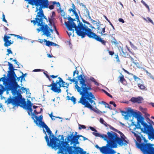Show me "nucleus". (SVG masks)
<instances>
[{
    "instance_id": "1",
    "label": "nucleus",
    "mask_w": 154,
    "mask_h": 154,
    "mask_svg": "<svg viewBox=\"0 0 154 154\" xmlns=\"http://www.w3.org/2000/svg\"><path fill=\"white\" fill-rule=\"evenodd\" d=\"M76 78L79 80L80 86L78 85V81L76 79L75 77H73L72 79L71 77H69L67 80L71 82L70 84H72V82H75V88L81 95L78 103H81L85 107L92 109L93 108L90 103L95 105V103L94 100H95V99L94 94L90 92L93 90L92 85L90 83L86 81L85 76L83 75L82 74L77 76Z\"/></svg>"
},
{
    "instance_id": "2",
    "label": "nucleus",
    "mask_w": 154,
    "mask_h": 154,
    "mask_svg": "<svg viewBox=\"0 0 154 154\" xmlns=\"http://www.w3.org/2000/svg\"><path fill=\"white\" fill-rule=\"evenodd\" d=\"M74 14L75 16L76 19L77 20V21L79 22V23L77 26H76L74 22V21L75 20V19H73L70 17H69L68 18L69 21L67 22H66L65 23L69 31L73 32L74 29L72 28H75L77 34L81 36L82 38H84L87 35L89 38L100 42L104 45H106V42L105 40H103L100 36L97 35L96 33L92 32L90 29L85 25H84L82 22L80 21L79 17L77 12Z\"/></svg>"
},
{
    "instance_id": "3",
    "label": "nucleus",
    "mask_w": 154,
    "mask_h": 154,
    "mask_svg": "<svg viewBox=\"0 0 154 154\" xmlns=\"http://www.w3.org/2000/svg\"><path fill=\"white\" fill-rule=\"evenodd\" d=\"M136 137L137 147L140 149L143 154H154V145L148 143V141L142 135V137L134 133Z\"/></svg>"
},
{
    "instance_id": "4",
    "label": "nucleus",
    "mask_w": 154,
    "mask_h": 154,
    "mask_svg": "<svg viewBox=\"0 0 154 154\" xmlns=\"http://www.w3.org/2000/svg\"><path fill=\"white\" fill-rule=\"evenodd\" d=\"M117 132L120 134L121 138L117 133L112 131L111 132L108 131L107 133L108 135L109 146L111 148H116L117 144L122 146L123 145H127L128 143V141L125 140L126 137L122 132L118 131Z\"/></svg>"
},
{
    "instance_id": "5",
    "label": "nucleus",
    "mask_w": 154,
    "mask_h": 154,
    "mask_svg": "<svg viewBox=\"0 0 154 154\" xmlns=\"http://www.w3.org/2000/svg\"><path fill=\"white\" fill-rule=\"evenodd\" d=\"M26 89L23 87H20L17 90V93H14V96L12 97L10 96L8 98L7 100L5 101V103L7 104L11 103L12 105L15 106L20 105L26 106V102L25 99L23 98L21 94V93L26 91Z\"/></svg>"
},
{
    "instance_id": "6",
    "label": "nucleus",
    "mask_w": 154,
    "mask_h": 154,
    "mask_svg": "<svg viewBox=\"0 0 154 154\" xmlns=\"http://www.w3.org/2000/svg\"><path fill=\"white\" fill-rule=\"evenodd\" d=\"M43 131L46 134L45 138L47 143V145L51 147L52 148H54L56 149H58L59 151H60V149L63 146V143L64 142V139L63 136V135H59V137L60 136L61 137L60 140L62 141H60L58 138L55 137L54 134H52V136L49 135V137L50 139V142H49L48 137L44 129Z\"/></svg>"
},
{
    "instance_id": "7",
    "label": "nucleus",
    "mask_w": 154,
    "mask_h": 154,
    "mask_svg": "<svg viewBox=\"0 0 154 154\" xmlns=\"http://www.w3.org/2000/svg\"><path fill=\"white\" fill-rule=\"evenodd\" d=\"M25 1L28 2V4L32 5H35L37 7L39 6V11L37 13V16L38 17H40L41 14L43 15L42 9L48 7L49 3L48 0H25Z\"/></svg>"
},
{
    "instance_id": "8",
    "label": "nucleus",
    "mask_w": 154,
    "mask_h": 154,
    "mask_svg": "<svg viewBox=\"0 0 154 154\" xmlns=\"http://www.w3.org/2000/svg\"><path fill=\"white\" fill-rule=\"evenodd\" d=\"M59 80H56L55 82L54 80H52V83L50 85H47L48 87H51V90L55 93H59L61 92L60 88L61 87H65V82L60 77H58Z\"/></svg>"
},
{
    "instance_id": "9",
    "label": "nucleus",
    "mask_w": 154,
    "mask_h": 154,
    "mask_svg": "<svg viewBox=\"0 0 154 154\" xmlns=\"http://www.w3.org/2000/svg\"><path fill=\"white\" fill-rule=\"evenodd\" d=\"M143 119V118L141 117L140 119H139V120L137 119L138 121L140 122L141 125L143 126L144 132L147 134L148 136L151 137L154 133V129L152 126L151 124V123H153V122L149 118H148L147 119L149 122V123L150 124L149 125H148L142 119Z\"/></svg>"
},
{
    "instance_id": "10",
    "label": "nucleus",
    "mask_w": 154,
    "mask_h": 154,
    "mask_svg": "<svg viewBox=\"0 0 154 154\" xmlns=\"http://www.w3.org/2000/svg\"><path fill=\"white\" fill-rule=\"evenodd\" d=\"M80 137H83V136L82 135H73V134L72 133L67 137V141L66 140L64 141L63 145L66 146H68H68H69V143L70 142V145H71L73 144V145L72 146H73V147H76L77 146H76V145L79 143V139Z\"/></svg>"
},
{
    "instance_id": "11",
    "label": "nucleus",
    "mask_w": 154,
    "mask_h": 154,
    "mask_svg": "<svg viewBox=\"0 0 154 154\" xmlns=\"http://www.w3.org/2000/svg\"><path fill=\"white\" fill-rule=\"evenodd\" d=\"M17 76L16 75L15 78V80H11L10 78H9L10 80L13 83V84H8L6 87L8 91L11 90L13 94L16 92L17 93V90L20 87V86L17 84V82L16 81Z\"/></svg>"
},
{
    "instance_id": "12",
    "label": "nucleus",
    "mask_w": 154,
    "mask_h": 154,
    "mask_svg": "<svg viewBox=\"0 0 154 154\" xmlns=\"http://www.w3.org/2000/svg\"><path fill=\"white\" fill-rule=\"evenodd\" d=\"M32 115L35 117V119H34V117L32 116V119L34 120V122L37 125H38L39 124L42 127L45 128L48 126L44 122L42 121L43 116L42 115H40L39 117L35 116L34 114H32Z\"/></svg>"
},
{
    "instance_id": "13",
    "label": "nucleus",
    "mask_w": 154,
    "mask_h": 154,
    "mask_svg": "<svg viewBox=\"0 0 154 154\" xmlns=\"http://www.w3.org/2000/svg\"><path fill=\"white\" fill-rule=\"evenodd\" d=\"M8 35H5L3 38V41L5 42L4 46L5 47H8L10 46L16 40V38L14 37L12 40H9V39H11V36L9 35L8 34Z\"/></svg>"
},
{
    "instance_id": "14",
    "label": "nucleus",
    "mask_w": 154,
    "mask_h": 154,
    "mask_svg": "<svg viewBox=\"0 0 154 154\" xmlns=\"http://www.w3.org/2000/svg\"><path fill=\"white\" fill-rule=\"evenodd\" d=\"M9 69L10 70L8 71V77L10 78L11 80H15V78L16 76V74L14 71L15 69L13 67L12 64L10 62H8Z\"/></svg>"
},
{
    "instance_id": "15",
    "label": "nucleus",
    "mask_w": 154,
    "mask_h": 154,
    "mask_svg": "<svg viewBox=\"0 0 154 154\" xmlns=\"http://www.w3.org/2000/svg\"><path fill=\"white\" fill-rule=\"evenodd\" d=\"M5 75H4V77L1 78L0 79V81H2L3 82V84L5 85L6 84V87L8 84L7 82V79L5 77ZM5 90V88L3 85L0 84V95L2 94Z\"/></svg>"
},
{
    "instance_id": "16",
    "label": "nucleus",
    "mask_w": 154,
    "mask_h": 154,
    "mask_svg": "<svg viewBox=\"0 0 154 154\" xmlns=\"http://www.w3.org/2000/svg\"><path fill=\"white\" fill-rule=\"evenodd\" d=\"M103 26V24H100L97 25V32L101 35H106L107 34L105 33V29L106 26Z\"/></svg>"
},
{
    "instance_id": "17",
    "label": "nucleus",
    "mask_w": 154,
    "mask_h": 154,
    "mask_svg": "<svg viewBox=\"0 0 154 154\" xmlns=\"http://www.w3.org/2000/svg\"><path fill=\"white\" fill-rule=\"evenodd\" d=\"M127 111V114L125 116L126 118L128 119V117L130 116V115H128V114H130L135 116L136 118H137V119L139 120L138 117H140V116L137 112L134 111L133 109L130 108H128Z\"/></svg>"
},
{
    "instance_id": "18",
    "label": "nucleus",
    "mask_w": 154,
    "mask_h": 154,
    "mask_svg": "<svg viewBox=\"0 0 154 154\" xmlns=\"http://www.w3.org/2000/svg\"><path fill=\"white\" fill-rule=\"evenodd\" d=\"M43 14H41L40 17L37 16V14L36 16V18H35V20H33L31 21V23H33L34 25H36L37 23L38 26L42 25V23H40L42 22V17Z\"/></svg>"
},
{
    "instance_id": "19",
    "label": "nucleus",
    "mask_w": 154,
    "mask_h": 154,
    "mask_svg": "<svg viewBox=\"0 0 154 154\" xmlns=\"http://www.w3.org/2000/svg\"><path fill=\"white\" fill-rule=\"evenodd\" d=\"M93 134L96 137H101L103 139L106 141L107 143V145H109V139H108V135L107 136L106 134H101L99 133L96 132H93Z\"/></svg>"
},
{
    "instance_id": "20",
    "label": "nucleus",
    "mask_w": 154,
    "mask_h": 154,
    "mask_svg": "<svg viewBox=\"0 0 154 154\" xmlns=\"http://www.w3.org/2000/svg\"><path fill=\"white\" fill-rule=\"evenodd\" d=\"M45 31L44 32V35L48 37L50 36L51 35L50 32H51L52 33L53 30L52 29H50L47 24L45 25Z\"/></svg>"
},
{
    "instance_id": "21",
    "label": "nucleus",
    "mask_w": 154,
    "mask_h": 154,
    "mask_svg": "<svg viewBox=\"0 0 154 154\" xmlns=\"http://www.w3.org/2000/svg\"><path fill=\"white\" fill-rule=\"evenodd\" d=\"M143 98L141 97H138L137 98L132 97L131 99V101L133 103H142V101Z\"/></svg>"
},
{
    "instance_id": "22",
    "label": "nucleus",
    "mask_w": 154,
    "mask_h": 154,
    "mask_svg": "<svg viewBox=\"0 0 154 154\" xmlns=\"http://www.w3.org/2000/svg\"><path fill=\"white\" fill-rule=\"evenodd\" d=\"M121 54L122 56L124 57L129 58L130 57V55L128 54V52H127L125 49H124L123 48L121 49Z\"/></svg>"
},
{
    "instance_id": "23",
    "label": "nucleus",
    "mask_w": 154,
    "mask_h": 154,
    "mask_svg": "<svg viewBox=\"0 0 154 154\" xmlns=\"http://www.w3.org/2000/svg\"><path fill=\"white\" fill-rule=\"evenodd\" d=\"M108 148L106 146H103L100 148V152L104 154H108Z\"/></svg>"
},
{
    "instance_id": "24",
    "label": "nucleus",
    "mask_w": 154,
    "mask_h": 154,
    "mask_svg": "<svg viewBox=\"0 0 154 154\" xmlns=\"http://www.w3.org/2000/svg\"><path fill=\"white\" fill-rule=\"evenodd\" d=\"M40 23H42V25L39 26H40L41 27L40 28L37 29V30L38 32H39L41 31H42L43 32V34L44 35V32H45V23L41 22Z\"/></svg>"
},
{
    "instance_id": "25",
    "label": "nucleus",
    "mask_w": 154,
    "mask_h": 154,
    "mask_svg": "<svg viewBox=\"0 0 154 154\" xmlns=\"http://www.w3.org/2000/svg\"><path fill=\"white\" fill-rule=\"evenodd\" d=\"M72 8H70L69 9L68 11L70 13L71 11H72L73 12V14H74L76 12V11L75 10V7L74 4H72Z\"/></svg>"
},
{
    "instance_id": "26",
    "label": "nucleus",
    "mask_w": 154,
    "mask_h": 154,
    "mask_svg": "<svg viewBox=\"0 0 154 154\" xmlns=\"http://www.w3.org/2000/svg\"><path fill=\"white\" fill-rule=\"evenodd\" d=\"M27 102V103L26 104V106H23L22 105L20 104V105H19V106H21L23 107H25V108L26 107H27V106L29 107V106H32V104L31 103V101H30L29 100H28Z\"/></svg>"
},
{
    "instance_id": "27",
    "label": "nucleus",
    "mask_w": 154,
    "mask_h": 154,
    "mask_svg": "<svg viewBox=\"0 0 154 154\" xmlns=\"http://www.w3.org/2000/svg\"><path fill=\"white\" fill-rule=\"evenodd\" d=\"M48 20L49 22V25H52L53 24H54V19L52 17V16H51L50 18L48 17Z\"/></svg>"
},
{
    "instance_id": "28",
    "label": "nucleus",
    "mask_w": 154,
    "mask_h": 154,
    "mask_svg": "<svg viewBox=\"0 0 154 154\" xmlns=\"http://www.w3.org/2000/svg\"><path fill=\"white\" fill-rule=\"evenodd\" d=\"M111 43L112 45L114 44L116 46H117L119 44V42L114 38H113L112 40L111 41Z\"/></svg>"
},
{
    "instance_id": "29",
    "label": "nucleus",
    "mask_w": 154,
    "mask_h": 154,
    "mask_svg": "<svg viewBox=\"0 0 154 154\" xmlns=\"http://www.w3.org/2000/svg\"><path fill=\"white\" fill-rule=\"evenodd\" d=\"M90 80L94 82V84L97 86L99 85V84L97 82L95 79L92 77H91L90 79Z\"/></svg>"
},
{
    "instance_id": "30",
    "label": "nucleus",
    "mask_w": 154,
    "mask_h": 154,
    "mask_svg": "<svg viewBox=\"0 0 154 154\" xmlns=\"http://www.w3.org/2000/svg\"><path fill=\"white\" fill-rule=\"evenodd\" d=\"M44 42H46L45 45L48 46L49 47L51 46H52V42H50L49 41H47L45 39H44Z\"/></svg>"
},
{
    "instance_id": "31",
    "label": "nucleus",
    "mask_w": 154,
    "mask_h": 154,
    "mask_svg": "<svg viewBox=\"0 0 154 154\" xmlns=\"http://www.w3.org/2000/svg\"><path fill=\"white\" fill-rule=\"evenodd\" d=\"M82 7L85 8V10L86 11V14L88 15V17L90 19L91 18V17L90 16L89 11V10H88V9L87 8L86 6V5H82Z\"/></svg>"
},
{
    "instance_id": "32",
    "label": "nucleus",
    "mask_w": 154,
    "mask_h": 154,
    "mask_svg": "<svg viewBox=\"0 0 154 154\" xmlns=\"http://www.w3.org/2000/svg\"><path fill=\"white\" fill-rule=\"evenodd\" d=\"M143 19L146 21H148V23L150 22L153 25H154V23L153 21L149 17H147L146 19L144 18Z\"/></svg>"
},
{
    "instance_id": "33",
    "label": "nucleus",
    "mask_w": 154,
    "mask_h": 154,
    "mask_svg": "<svg viewBox=\"0 0 154 154\" xmlns=\"http://www.w3.org/2000/svg\"><path fill=\"white\" fill-rule=\"evenodd\" d=\"M138 86L140 89L142 90H144L146 88V87L144 85L140 83H139L138 85Z\"/></svg>"
},
{
    "instance_id": "34",
    "label": "nucleus",
    "mask_w": 154,
    "mask_h": 154,
    "mask_svg": "<svg viewBox=\"0 0 154 154\" xmlns=\"http://www.w3.org/2000/svg\"><path fill=\"white\" fill-rule=\"evenodd\" d=\"M119 78L120 81L122 83H123L124 81H125L124 76L121 74V75L119 76Z\"/></svg>"
},
{
    "instance_id": "35",
    "label": "nucleus",
    "mask_w": 154,
    "mask_h": 154,
    "mask_svg": "<svg viewBox=\"0 0 154 154\" xmlns=\"http://www.w3.org/2000/svg\"><path fill=\"white\" fill-rule=\"evenodd\" d=\"M40 110H40V112H37L36 111V109L34 110V113H32L31 114H32V116L33 117H35L34 116H33L32 115V114H34L35 116H36L35 115H37V114H40L41 112L42 111V108H41L40 109ZM34 118H35V117H34Z\"/></svg>"
},
{
    "instance_id": "36",
    "label": "nucleus",
    "mask_w": 154,
    "mask_h": 154,
    "mask_svg": "<svg viewBox=\"0 0 154 154\" xmlns=\"http://www.w3.org/2000/svg\"><path fill=\"white\" fill-rule=\"evenodd\" d=\"M9 35H10L11 36H14V37L15 38L16 37H17V38H20V39H23V37L22 36H20L19 35H16L14 34H8Z\"/></svg>"
},
{
    "instance_id": "37",
    "label": "nucleus",
    "mask_w": 154,
    "mask_h": 154,
    "mask_svg": "<svg viewBox=\"0 0 154 154\" xmlns=\"http://www.w3.org/2000/svg\"><path fill=\"white\" fill-rule=\"evenodd\" d=\"M45 129L46 130L47 132L48 133V134L50 136H52V133L51 131L50 130V128H48V126L46 127Z\"/></svg>"
},
{
    "instance_id": "38",
    "label": "nucleus",
    "mask_w": 154,
    "mask_h": 154,
    "mask_svg": "<svg viewBox=\"0 0 154 154\" xmlns=\"http://www.w3.org/2000/svg\"><path fill=\"white\" fill-rule=\"evenodd\" d=\"M32 106H27V107H26V108L28 110V114L30 115V112H32Z\"/></svg>"
},
{
    "instance_id": "39",
    "label": "nucleus",
    "mask_w": 154,
    "mask_h": 154,
    "mask_svg": "<svg viewBox=\"0 0 154 154\" xmlns=\"http://www.w3.org/2000/svg\"><path fill=\"white\" fill-rule=\"evenodd\" d=\"M134 64L136 65V67L138 68H140L141 67V64L138 62H135L134 63Z\"/></svg>"
},
{
    "instance_id": "40",
    "label": "nucleus",
    "mask_w": 154,
    "mask_h": 154,
    "mask_svg": "<svg viewBox=\"0 0 154 154\" xmlns=\"http://www.w3.org/2000/svg\"><path fill=\"white\" fill-rule=\"evenodd\" d=\"M79 129L81 130L82 129H85L86 128V126L84 125L79 124Z\"/></svg>"
},
{
    "instance_id": "41",
    "label": "nucleus",
    "mask_w": 154,
    "mask_h": 154,
    "mask_svg": "<svg viewBox=\"0 0 154 154\" xmlns=\"http://www.w3.org/2000/svg\"><path fill=\"white\" fill-rule=\"evenodd\" d=\"M68 100H71V101L74 104H75L76 103V98L72 96L71 97V99H68Z\"/></svg>"
},
{
    "instance_id": "42",
    "label": "nucleus",
    "mask_w": 154,
    "mask_h": 154,
    "mask_svg": "<svg viewBox=\"0 0 154 154\" xmlns=\"http://www.w3.org/2000/svg\"><path fill=\"white\" fill-rule=\"evenodd\" d=\"M115 58L116 59V62L118 63H119L120 62V60H119L118 55V54L115 55Z\"/></svg>"
},
{
    "instance_id": "43",
    "label": "nucleus",
    "mask_w": 154,
    "mask_h": 154,
    "mask_svg": "<svg viewBox=\"0 0 154 154\" xmlns=\"http://www.w3.org/2000/svg\"><path fill=\"white\" fill-rule=\"evenodd\" d=\"M108 152V154H114L116 153V152L112 149H109V151Z\"/></svg>"
},
{
    "instance_id": "44",
    "label": "nucleus",
    "mask_w": 154,
    "mask_h": 154,
    "mask_svg": "<svg viewBox=\"0 0 154 154\" xmlns=\"http://www.w3.org/2000/svg\"><path fill=\"white\" fill-rule=\"evenodd\" d=\"M49 3H48V7L47 8H49L50 10H52L54 8V5H53V2H52V5H49Z\"/></svg>"
},
{
    "instance_id": "45",
    "label": "nucleus",
    "mask_w": 154,
    "mask_h": 154,
    "mask_svg": "<svg viewBox=\"0 0 154 154\" xmlns=\"http://www.w3.org/2000/svg\"><path fill=\"white\" fill-rule=\"evenodd\" d=\"M141 2L146 7V8L149 10V6L146 4L143 0H141Z\"/></svg>"
},
{
    "instance_id": "46",
    "label": "nucleus",
    "mask_w": 154,
    "mask_h": 154,
    "mask_svg": "<svg viewBox=\"0 0 154 154\" xmlns=\"http://www.w3.org/2000/svg\"><path fill=\"white\" fill-rule=\"evenodd\" d=\"M7 52L8 53L6 55H8L10 54H13V52L10 48L7 49Z\"/></svg>"
},
{
    "instance_id": "47",
    "label": "nucleus",
    "mask_w": 154,
    "mask_h": 154,
    "mask_svg": "<svg viewBox=\"0 0 154 154\" xmlns=\"http://www.w3.org/2000/svg\"><path fill=\"white\" fill-rule=\"evenodd\" d=\"M56 5L57 7H59L60 6V5L59 2H57L55 1L53 2V5Z\"/></svg>"
},
{
    "instance_id": "48",
    "label": "nucleus",
    "mask_w": 154,
    "mask_h": 154,
    "mask_svg": "<svg viewBox=\"0 0 154 154\" xmlns=\"http://www.w3.org/2000/svg\"><path fill=\"white\" fill-rule=\"evenodd\" d=\"M108 126H109V128H110L113 131H115L116 132H117V131H118L117 130L114 128L113 127H112L110 125H109Z\"/></svg>"
},
{
    "instance_id": "49",
    "label": "nucleus",
    "mask_w": 154,
    "mask_h": 154,
    "mask_svg": "<svg viewBox=\"0 0 154 154\" xmlns=\"http://www.w3.org/2000/svg\"><path fill=\"white\" fill-rule=\"evenodd\" d=\"M76 73L78 76H79V71L78 70H77V69H76V70L74 71L73 72V76H75V74Z\"/></svg>"
},
{
    "instance_id": "50",
    "label": "nucleus",
    "mask_w": 154,
    "mask_h": 154,
    "mask_svg": "<svg viewBox=\"0 0 154 154\" xmlns=\"http://www.w3.org/2000/svg\"><path fill=\"white\" fill-rule=\"evenodd\" d=\"M3 21L5 23H7V21L5 19V16L3 13L2 15Z\"/></svg>"
},
{
    "instance_id": "51",
    "label": "nucleus",
    "mask_w": 154,
    "mask_h": 154,
    "mask_svg": "<svg viewBox=\"0 0 154 154\" xmlns=\"http://www.w3.org/2000/svg\"><path fill=\"white\" fill-rule=\"evenodd\" d=\"M107 51H108L109 54L111 56H112L114 54V52L113 51H110L108 50H107Z\"/></svg>"
},
{
    "instance_id": "52",
    "label": "nucleus",
    "mask_w": 154,
    "mask_h": 154,
    "mask_svg": "<svg viewBox=\"0 0 154 154\" xmlns=\"http://www.w3.org/2000/svg\"><path fill=\"white\" fill-rule=\"evenodd\" d=\"M109 103L110 104H112L115 107L116 106V105L115 104V103L113 101H110Z\"/></svg>"
},
{
    "instance_id": "53",
    "label": "nucleus",
    "mask_w": 154,
    "mask_h": 154,
    "mask_svg": "<svg viewBox=\"0 0 154 154\" xmlns=\"http://www.w3.org/2000/svg\"><path fill=\"white\" fill-rule=\"evenodd\" d=\"M100 122L101 123H102L103 124H104V123L105 122L104 121V120L102 118H100Z\"/></svg>"
},
{
    "instance_id": "54",
    "label": "nucleus",
    "mask_w": 154,
    "mask_h": 154,
    "mask_svg": "<svg viewBox=\"0 0 154 154\" xmlns=\"http://www.w3.org/2000/svg\"><path fill=\"white\" fill-rule=\"evenodd\" d=\"M129 58H130L131 61L133 63H134V62L137 61L136 60H134V59L131 56H130Z\"/></svg>"
},
{
    "instance_id": "55",
    "label": "nucleus",
    "mask_w": 154,
    "mask_h": 154,
    "mask_svg": "<svg viewBox=\"0 0 154 154\" xmlns=\"http://www.w3.org/2000/svg\"><path fill=\"white\" fill-rule=\"evenodd\" d=\"M82 21L84 23H85L87 24L88 25H91V24H90V23H89L88 22L86 21V20H83L82 19Z\"/></svg>"
},
{
    "instance_id": "56",
    "label": "nucleus",
    "mask_w": 154,
    "mask_h": 154,
    "mask_svg": "<svg viewBox=\"0 0 154 154\" xmlns=\"http://www.w3.org/2000/svg\"><path fill=\"white\" fill-rule=\"evenodd\" d=\"M90 129L92 131H94L95 132H97V131L95 129H94L93 127H90Z\"/></svg>"
},
{
    "instance_id": "57",
    "label": "nucleus",
    "mask_w": 154,
    "mask_h": 154,
    "mask_svg": "<svg viewBox=\"0 0 154 154\" xmlns=\"http://www.w3.org/2000/svg\"><path fill=\"white\" fill-rule=\"evenodd\" d=\"M106 107H107V108H109L110 110H112V106L111 105H110L109 104H108V103H107V104L106 105Z\"/></svg>"
},
{
    "instance_id": "58",
    "label": "nucleus",
    "mask_w": 154,
    "mask_h": 154,
    "mask_svg": "<svg viewBox=\"0 0 154 154\" xmlns=\"http://www.w3.org/2000/svg\"><path fill=\"white\" fill-rule=\"evenodd\" d=\"M49 116H50V117L51 118V119L52 120H55V119H54V118H53V117H55V116H53V115H52V113L51 112V114H49Z\"/></svg>"
},
{
    "instance_id": "59",
    "label": "nucleus",
    "mask_w": 154,
    "mask_h": 154,
    "mask_svg": "<svg viewBox=\"0 0 154 154\" xmlns=\"http://www.w3.org/2000/svg\"><path fill=\"white\" fill-rule=\"evenodd\" d=\"M44 74L45 75L46 77L49 79V80H51V79H50V77L48 74H47L45 72H44Z\"/></svg>"
},
{
    "instance_id": "60",
    "label": "nucleus",
    "mask_w": 154,
    "mask_h": 154,
    "mask_svg": "<svg viewBox=\"0 0 154 154\" xmlns=\"http://www.w3.org/2000/svg\"><path fill=\"white\" fill-rule=\"evenodd\" d=\"M119 21L120 22H122V23H125V21L124 20L121 18H120L119 19Z\"/></svg>"
},
{
    "instance_id": "61",
    "label": "nucleus",
    "mask_w": 154,
    "mask_h": 154,
    "mask_svg": "<svg viewBox=\"0 0 154 154\" xmlns=\"http://www.w3.org/2000/svg\"><path fill=\"white\" fill-rule=\"evenodd\" d=\"M101 103L105 105V107L106 108V105L107 104V103H106V102H105L104 101H102L101 102Z\"/></svg>"
},
{
    "instance_id": "62",
    "label": "nucleus",
    "mask_w": 154,
    "mask_h": 154,
    "mask_svg": "<svg viewBox=\"0 0 154 154\" xmlns=\"http://www.w3.org/2000/svg\"><path fill=\"white\" fill-rule=\"evenodd\" d=\"M50 77L51 78H52L53 79H54L55 78H56L57 77L58 75H52L50 76Z\"/></svg>"
},
{
    "instance_id": "63",
    "label": "nucleus",
    "mask_w": 154,
    "mask_h": 154,
    "mask_svg": "<svg viewBox=\"0 0 154 154\" xmlns=\"http://www.w3.org/2000/svg\"><path fill=\"white\" fill-rule=\"evenodd\" d=\"M133 78L135 81H136L137 79H140L138 77H137L135 75H133Z\"/></svg>"
},
{
    "instance_id": "64",
    "label": "nucleus",
    "mask_w": 154,
    "mask_h": 154,
    "mask_svg": "<svg viewBox=\"0 0 154 154\" xmlns=\"http://www.w3.org/2000/svg\"><path fill=\"white\" fill-rule=\"evenodd\" d=\"M105 93L108 96H109V97H112V96L110 95L109 93H108V92H107L106 91H105Z\"/></svg>"
}]
</instances>
